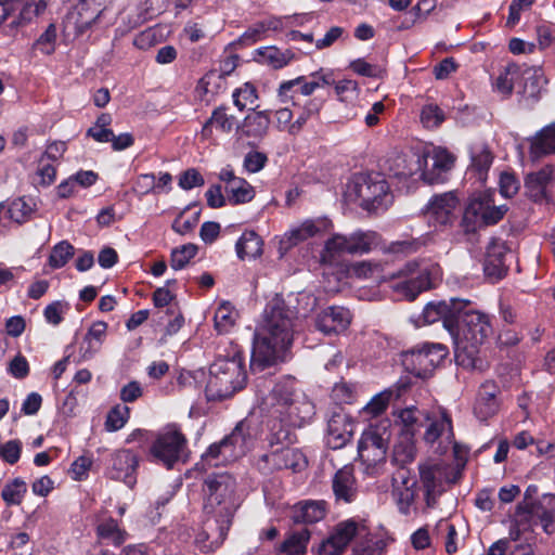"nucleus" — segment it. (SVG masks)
I'll return each mask as SVG.
<instances>
[{"label": "nucleus", "mask_w": 555, "mask_h": 555, "mask_svg": "<svg viewBox=\"0 0 555 555\" xmlns=\"http://www.w3.org/2000/svg\"><path fill=\"white\" fill-rule=\"evenodd\" d=\"M366 530L365 520L349 518L336 524L318 548L319 555H343L351 541Z\"/></svg>", "instance_id": "obj_12"}, {"label": "nucleus", "mask_w": 555, "mask_h": 555, "mask_svg": "<svg viewBox=\"0 0 555 555\" xmlns=\"http://www.w3.org/2000/svg\"><path fill=\"white\" fill-rule=\"evenodd\" d=\"M492 332L489 315L472 308L469 301L460 314L456 328L451 333L456 363L464 369L482 370L479 350Z\"/></svg>", "instance_id": "obj_3"}, {"label": "nucleus", "mask_w": 555, "mask_h": 555, "mask_svg": "<svg viewBox=\"0 0 555 555\" xmlns=\"http://www.w3.org/2000/svg\"><path fill=\"white\" fill-rule=\"evenodd\" d=\"M353 434V424L346 414L335 413L328 420L326 430V444L333 449H341L351 439Z\"/></svg>", "instance_id": "obj_23"}, {"label": "nucleus", "mask_w": 555, "mask_h": 555, "mask_svg": "<svg viewBox=\"0 0 555 555\" xmlns=\"http://www.w3.org/2000/svg\"><path fill=\"white\" fill-rule=\"evenodd\" d=\"M107 323L96 321L91 324L79 347L80 360L92 359L102 348L106 338Z\"/></svg>", "instance_id": "obj_28"}, {"label": "nucleus", "mask_w": 555, "mask_h": 555, "mask_svg": "<svg viewBox=\"0 0 555 555\" xmlns=\"http://www.w3.org/2000/svg\"><path fill=\"white\" fill-rule=\"evenodd\" d=\"M492 162L493 155L489 147L485 143H475L470 147V166L468 172L474 175L478 182L485 183Z\"/></svg>", "instance_id": "obj_30"}, {"label": "nucleus", "mask_w": 555, "mask_h": 555, "mask_svg": "<svg viewBox=\"0 0 555 555\" xmlns=\"http://www.w3.org/2000/svg\"><path fill=\"white\" fill-rule=\"evenodd\" d=\"M391 438V422L388 418L379 420L362 433L358 444L360 459L369 466H375L386 459Z\"/></svg>", "instance_id": "obj_10"}, {"label": "nucleus", "mask_w": 555, "mask_h": 555, "mask_svg": "<svg viewBox=\"0 0 555 555\" xmlns=\"http://www.w3.org/2000/svg\"><path fill=\"white\" fill-rule=\"evenodd\" d=\"M418 492L416 479L408 470L400 469L392 481V498L400 514L411 516L422 512L424 503H418Z\"/></svg>", "instance_id": "obj_14"}, {"label": "nucleus", "mask_w": 555, "mask_h": 555, "mask_svg": "<svg viewBox=\"0 0 555 555\" xmlns=\"http://www.w3.org/2000/svg\"><path fill=\"white\" fill-rule=\"evenodd\" d=\"M492 196V191H486L473 195L467 207V212L473 214L476 218L481 220L489 206L494 203Z\"/></svg>", "instance_id": "obj_56"}, {"label": "nucleus", "mask_w": 555, "mask_h": 555, "mask_svg": "<svg viewBox=\"0 0 555 555\" xmlns=\"http://www.w3.org/2000/svg\"><path fill=\"white\" fill-rule=\"evenodd\" d=\"M240 127L237 119L234 115L228 113L227 106L216 107L210 117L204 124L202 129V135L209 138L212 133V128H216L222 133H231L234 129Z\"/></svg>", "instance_id": "obj_31"}, {"label": "nucleus", "mask_w": 555, "mask_h": 555, "mask_svg": "<svg viewBox=\"0 0 555 555\" xmlns=\"http://www.w3.org/2000/svg\"><path fill=\"white\" fill-rule=\"evenodd\" d=\"M551 154H555V124L544 127L530 140L529 156L532 160Z\"/></svg>", "instance_id": "obj_32"}, {"label": "nucleus", "mask_w": 555, "mask_h": 555, "mask_svg": "<svg viewBox=\"0 0 555 555\" xmlns=\"http://www.w3.org/2000/svg\"><path fill=\"white\" fill-rule=\"evenodd\" d=\"M320 229L312 220H306L300 225L291 229L283 236L282 244L287 248L296 246L319 233Z\"/></svg>", "instance_id": "obj_41"}, {"label": "nucleus", "mask_w": 555, "mask_h": 555, "mask_svg": "<svg viewBox=\"0 0 555 555\" xmlns=\"http://www.w3.org/2000/svg\"><path fill=\"white\" fill-rule=\"evenodd\" d=\"M332 488L337 501L351 503L356 500L358 487L352 466L346 465L336 472Z\"/></svg>", "instance_id": "obj_27"}, {"label": "nucleus", "mask_w": 555, "mask_h": 555, "mask_svg": "<svg viewBox=\"0 0 555 555\" xmlns=\"http://www.w3.org/2000/svg\"><path fill=\"white\" fill-rule=\"evenodd\" d=\"M130 416V409L126 405H116L107 414L105 427L116 431L125 426Z\"/></svg>", "instance_id": "obj_59"}, {"label": "nucleus", "mask_w": 555, "mask_h": 555, "mask_svg": "<svg viewBox=\"0 0 555 555\" xmlns=\"http://www.w3.org/2000/svg\"><path fill=\"white\" fill-rule=\"evenodd\" d=\"M335 93L340 101L349 102L358 96L359 87L358 82L351 79H344L338 82L335 81Z\"/></svg>", "instance_id": "obj_63"}, {"label": "nucleus", "mask_w": 555, "mask_h": 555, "mask_svg": "<svg viewBox=\"0 0 555 555\" xmlns=\"http://www.w3.org/2000/svg\"><path fill=\"white\" fill-rule=\"evenodd\" d=\"M295 312L281 298L272 299L263 311L253 343L250 366L263 370L285 359L293 344Z\"/></svg>", "instance_id": "obj_2"}, {"label": "nucleus", "mask_w": 555, "mask_h": 555, "mask_svg": "<svg viewBox=\"0 0 555 555\" xmlns=\"http://www.w3.org/2000/svg\"><path fill=\"white\" fill-rule=\"evenodd\" d=\"M387 164L390 177L409 186V180L422 179L421 173L426 165V158L420 153H401L389 157Z\"/></svg>", "instance_id": "obj_18"}, {"label": "nucleus", "mask_w": 555, "mask_h": 555, "mask_svg": "<svg viewBox=\"0 0 555 555\" xmlns=\"http://www.w3.org/2000/svg\"><path fill=\"white\" fill-rule=\"evenodd\" d=\"M378 234L373 231H356L349 235L334 234L325 243L322 259L325 262H333L343 254H367L378 245Z\"/></svg>", "instance_id": "obj_9"}, {"label": "nucleus", "mask_w": 555, "mask_h": 555, "mask_svg": "<svg viewBox=\"0 0 555 555\" xmlns=\"http://www.w3.org/2000/svg\"><path fill=\"white\" fill-rule=\"evenodd\" d=\"M521 69L517 64H508L503 67L494 78L493 87L495 91L509 95L513 91L514 82L520 77Z\"/></svg>", "instance_id": "obj_43"}, {"label": "nucleus", "mask_w": 555, "mask_h": 555, "mask_svg": "<svg viewBox=\"0 0 555 555\" xmlns=\"http://www.w3.org/2000/svg\"><path fill=\"white\" fill-rule=\"evenodd\" d=\"M424 416L427 421V427L424 433L426 443L434 444L439 440L450 443L453 440L452 421L447 410L439 408Z\"/></svg>", "instance_id": "obj_20"}, {"label": "nucleus", "mask_w": 555, "mask_h": 555, "mask_svg": "<svg viewBox=\"0 0 555 555\" xmlns=\"http://www.w3.org/2000/svg\"><path fill=\"white\" fill-rule=\"evenodd\" d=\"M351 322L348 309L338 306L327 307L315 319V327L325 335L338 334L347 330Z\"/></svg>", "instance_id": "obj_22"}, {"label": "nucleus", "mask_w": 555, "mask_h": 555, "mask_svg": "<svg viewBox=\"0 0 555 555\" xmlns=\"http://www.w3.org/2000/svg\"><path fill=\"white\" fill-rule=\"evenodd\" d=\"M400 275L405 279L393 285L395 291L404 298L414 300L418 294L435 286L441 278V268L433 262H409Z\"/></svg>", "instance_id": "obj_8"}, {"label": "nucleus", "mask_w": 555, "mask_h": 555, "mask_svg": "<svg viewBox=\"0 0 555 555\" xmlns=\"http://www.w3.org/2000/svg\"><path fill=\"white\" fill-rule=\"evenodd\" d=\"M299 87L300 94L305 96L311 95L317 89L306 76H299L295 79L283 81L278 90V95L281 102L286 103L292 99L289 92L295 88Z\"/></svg>", "instance_id": "obj_46"}, {"label": "nucleus", "mask_w": 555, "mask_h": 555, "mask_svg": "<svg viewBox=\"0 0 555 555\" xmlns=\"http://www.w3.org/2000/svg\"><path fill=\"white\" fill-rule=\"evenodd\" d=\"M348 273L361 280H373L379 282L384 280V266L380 262L372 260L357 261L352 263Z\"/></svg>", "instance_id": "obj_40"}, {"label": "nucleus", "mask_w": 555, "mask_h": 555, "mask_svg": "<svg viewBox=\"0 0 555 555\" xmlns=\"http://www.w3.org/2000/svg\"><path fill=\"white\" fill-rule=\"evenodd\" d=\"M228 199L233 205L246 204L255 197V189L244 178H241V183L234 182L225 189Z\"/></svg>", "instance_id": "obj_48"}, {"label": "nucleus", "mask_w": 555, "mask_h": 555, "mask_svg": "<svg viewBox=\"0 0 555 555\" xmlns=\"http://www.w3.org/2000/svg\"><path fill=\"white\" fill-rule=\"evenodd\" d=\"M421 122L427 129L438 128L446 119L444 112L435 103H427L421 111Z\"/></svg>", "instance_id": "obj_55"}, {"label": "nucleus", "mask_w": 555, "mask_h": 555, "mask_svg": "<svg viewBox=\"0 0 555 555\" xmlns=\"http://www.w3.org/2000/svg\"><path fill=\"white\" fill-rule=\"evenodd\" d=\"M268 157L259 151L248 152L243 160V168L248 173L259 172L267 164Z\"/></svg>", "instance_id": "obj_64"}, {"label": "nucleus", "mask_w": 555, "mask_h": 555, "mask_svg": "<svg viewBox=\"0 0 555 555\" xmlns=\"http://www.w3.org/2000/svg\"><path fill=\"white\" fill-rule=\"evenodd\" d=\"M100 12L90 10L86 2L78 3L66 16V25L78 35L85 34L99 18Z\"/></svg>", "instance_id": "obj_33"}, {"label": "nucleus", "mask_w": 555, "mask_h": 555, "mask_svg": "<svg viewBox=\"0 0 555 555\" xmlns=\"http://www.w3.org/2000/svg\"><path fill=\"white\" fill-rule=\"evenodd\" d=\"M48 2L49 0H28L20 11V21L31 22L46 11Z\"/></svg>", "instance_id": "obj_62"}, {"label": "nucleus", "mask_w": 555, "mask_h": 555, "mask_svg": "<svg viewBox=\"0 0 555 555\" xmlns=\"http://www.w3.org/2000/svg\"><path fill=\"white\" fill-rule=\"evenodd\" d=\"M219 518L208 515L204 522V529L196 535L195 542L203 552H211L218 548L224 541L227 535H223L220 542H215L214 535L220 527Z\"/></svg>", "instance_id": "obj_39"}, {"label": "nucleus", "mask_w": 555, "mask_h": 555, "mask_svg": "<svg viewBox=\"0 0 555 555\" xmlns=\"http://www.w3.org/2000/svg\"><path fill=\"white\" fill-rule=\"evenodd\" d=\"M522 512L535 516L546 533H552L555 530L554 511H540L539 507H534L533 505L529 506L528 504H519L517 507V515H520Z\"/></svg>", "instance_id": "obj_53"}, {"label": "nucleus", "mask_w": 555, "mask_h": 555, "mask_svg": "<svg viewBox=\"0 0 555 555\" xmlns=\"http://www.w3.org/2000/svg\"><path fill=\"white\" fill-rule=\"evenodd\" d=\"M423 413L415 406L402 409L397 414V422L402 426L403 435L413 437L420 426V416Z\"/></svg>", "instance_id": "obj_52"}, {"label": "nucleus", "mask_w": 555, "mask_h": 555, "mask_svg": "<svg viewBox=\"0 0 555 555\" xmlns=\"http://www.w3.org/2000/svg\"><path fill=\"white\" fill-rule=\"evenodd\" d=\"M96 537L105 543L119 546L127 539V532L112 517L102 518L96 524Z\"/></svg>", "instance_id": "obj_35"}, {"label": "nucleus", "mask_w": 555, "mask_h": 555, "mask_svg": "<svg viewBox=\"0 0 555 555\" xmlns=\"http://www.w3.org/2000/svg\"><path fill=\"white\" fill-rule=\"evenodd\" d=\"M258 53L262 62L276 69L286 66L293 57L291 51H281L275 47H266L260 49Z\"/></svg>", "instance_id": "obj_50"}, {"label": "nucleus", "mask_w": 555, "mask_h": 555, "mask_svg": "<svg viewBox=\"0 0 555 555\" xmlns=\"http://www.w3.org/2000/svg\"><path fill=\"white\" fill-rule=\"evenodd\" d=\"M422 155L426 158V165L421 173L422 179L430 184L444 182L454 166L455 155L441 146H434Z\"/></svg>", "instance_id": "obj_19"}, {"label": "nucleus", "mask_w": 555, "mask_h": 555, "mask_svg": "<svg viewBox=\"0 0 555 555\" xmlns=\"http://www.w3.org/2000/svg\"><path fill=\"white\" fill-rule=\"evenodd\" d=\"M444 348L439 344H425L403 353V364L412 374L425 377L444 358Z\"/></svg>", "instance_id": "obj_17"}, {"label": "nucleus", "mask_w": 555, "mask_h": 555, "mask_svg": "<svg viewBox=\"0 0 555 555\" xmlns=\"http://www.w3.org/2000/svg\"><path fill=\"white\" fill-rule=\"evenodd\" d=\"M507 248L502 242L492 241L487 247V255L483 264V271L487 278L492 281L503 279L507 272L506 264Z\"/></svg>", "instance_id": "obj_26"}, {"label": "nucleus", "mask_w": 555, "mask_h": 555, "mask_svg": "<svg viewBox=\"0 0 555 555\" xmlns=\"http://www.w3.org/2000/svg\"><path fill=\"white\" fill-rule=\"evenodd\" d=\"M188 454V440L180 427L169 424L162 428L151 446V455L171 468L177 462L184 460Z\"/></svg>", "instance_id": "obj_11"}, {"label": "nucleus", "mask_w": 555, "mask_h": 555, "mask_svg": "<svg viewBox=\"0 0 555 555\" xmlns=\"http://www.w3.org/2000/svg\"><path fill=\"white\" fill-rule=\"evenodd\" d=\"M74 254V247L67 242L56 244L49 257V263L52 268L64 267Z\"/></svg>", "instance_id": "obj_60"}, {"label": "nucleus", "mask_w": 555, "mask_h": 555, "mask_svg": "<svg viewBox=\"0 0 555 555\" xmlns=\"http://www.w3.org/2000/svg\"><path fill=\"white\" fill-rule=\"evenodd\" d=\"M389 540L383 535H371L360 542L353 550L354 555H382Z\"/></svg>", "instance_id": "obj_51"}, {"label": "nucleus", "mask_w": 555, "mask_h": 555, "mask_svg": "<svg viewBox=\"0 0 555 555\" xmlns=\"http://www.w3.org/2000/svg\"><path fill=\"white\" fill-rule=\"evenodd\" d=\"M263 405L271 417L267 424V440L271 451L259 457L258 468L263 473L302 469L307 462L299 450L291 447L296 441L292 427H302L310 423L315 414L313 402L294 378L286 377L275 383Z\"/></svg>", "instance_id": "obj_1"}, {"label": "nucleus", "mask_w": 555, "mask_h": 555, "mask_svg": "<svg viewBox=\"0 0 555 555\" xmlns=\"http://www.w3.org/2000/svg\"><path fill=\"white\" fill-rule=\"evenodd\" d=\"M139 465V459L130 450H118L112 455L108 474L112 479L121 480L127 486L133 487L135 479V470Z\"/></svg>", "instance_id": "obj_21"}, {"label": "nucleus", "mask_w": 555, "mask_h": 555, "mask_svg": "<svg viewBox=\"0 0 555 555\" xmlns=\"http://www.w3.org/2000/svg\"><path fill=\"white\" fill-rule=\"evenodd\" d=\"M520 76L525 80L524 94L530 99L537 100L546 83L543 70L540 67H526L521 69Z\"/></svg>", "instance_id": "obj_38"}, {"label": "nucleus", "mask_w": 555, "mask_h": 555, "mask_svg": "<svg viewBox=\"0 0 555 555\" xmlns=\"http://www.w3.org/2000/svg\"><path fill=\"white\" fill-rule=\"evenodd\" d=\"M263 241L255 231H245L235 244L240 259H254L262 254Z\"/></svg>", "instance_id": "obj_37"}, {"label": "nucleus", "mask_w": 555, "mask_h": 555, "mask_svg": "<svg viewBox=\"0 0 555 555\" xmlns=\"http://www.w3.org/2000/svg\"><path fill=\"white\" fill-rule=\"evenodd\" d=\"M459 198L453 192L434 195L424 208L429 227L444 231L457 220Z\"/></svg>", "instance_id": "obj_13"}, {"label": "nucleus", "mask_w": 555, "mask_h": 555, "mask_svg": "<svg viewBox=\"0 0 555 555\" xmlns=\"http://www.w3.org/2000/svg\"><path fill=\"white\" fill-rule=\"evenodd\" d=\"M413 437L402 435L401 440L393 447V461L403 466L411 463L415 457V446Z\"/></svg>", "instance_id": "obj_54"}, {"label": "nucleus", "mask_w": 555, "mask_h": 555, "mask_svg": "<svg viewBox=\"0 0 555 555\" xmlns=\"http://www.w3.org/2000/svg\"><path fill=\"white\" fill-rule=\"evenodd\" d=\"M469 305V300L451 298L449 300L430 301L422 313L424 324H433L442 321L444 328L451 334L456 328L460 314L465 307Z\"/></svg>", "instance_id": "obj_16"}, {"label": "nucleus", "mask_w": 555, "mask_h": 555, "mask_svg": "<svg viewBox=\"0 0 555 555\" xmlns=\"http://www.w3.org/2000/svg\"><path fill=\"white\" fill-rule=\"evenodd\" d=\"M323 107V101L320 99H310L308 100L301 108L298 117L293 121L289 127V134L296 135L298 134L302 128L306 126L309 119L315 118L319 116L321 109Z\"/></svg>", "instance_id": "obj_44"}, {"label": "nucleus", "mask_w": 555, "mask_h": 555, "mask_svg": "<svg viewBox=\"0 0 555 555\" xmlns=\"http://www.w3.org/2000/svg\"><path fill=\"white\" fill-rule=\"evenodd\" d=\"M204 492L207 495L206 514L220 518V527L216 534H212L215 542L218 543L228 534L233 516L241 505L242 495L237 492L236 480L229 474L209 476L205 480Z\"/></svg>", "instance_id": "obj_4"}, {"label": "nucleus", "mask_w": 555, "mask_h": 555, "mask_svg": "<svg viewBox=\"0 0 555 555\" xmlns=\"http://www.w3.org/2000/svg\"><path fill=\"white\" fill-rule=\"evenodd\" d=\"M197 254V246L185 244L171 251L170 266L173 270L183 269L192 258Z\"/></svg>", "instance_id": "obj_58"}, {"label": "nucleus", "mask_w": 555, "mask_h": 555, "mask_svg": "<svg viewBox=\"0 0 555 555\" xmlns=\"http://www.w3.org/2000/svg\"><path fill=\"white\" fill-rule=\"evenodd\" d=\"M346 198L374 212L386 210L392 203L389 185L377 172L356 175L347 185Z\"/></svg>", "instance_id": "obj_7"}, {"label": "nucleus", "mask_w": 555, "mask_h": 555, "mask_svg": "<svg viewBox=\"0 0 555 555\" xmlns=\"http://www.w3.org/2000/svg\"><path fill=\"white\" fill-rule=\"evenodd\" d=\"M233 104L235 107L243 112L248 106L256 104L258 100V91L250 82H245L240 88H236L232 93Z\"/></svg>", "instance_id": "obj_49"}, {"label": "nucleus", "mask_w": 555, "mask_h": 555, "mask_svg": "<svg viewBox=\"0 0 555 555\" xmlns=\"http://www.w3.org/2000/svg\"><path fill=\"white\" fill-rule=\"evenodd\" d=\"M244 359L238 350L230 358L218 357L210 365L206 393L210 400H224L246 385Z\"/></svg>", "instance_id": "obj_6"}, {"label": "nucleus", "mask_w": 555, "mask_h": 555, "mask_svg": "<svg viewBox=\"0 0 555 555\" xmlns=\"http://www.w3.org/2000/svg\"><path fill=\"white\" fill-rule=\"evenodd\" d=\"M499 393L500 389L494 383L486 382L481 385L474 405V413L477 418L487 421L499 412Z\"/></svg>", "instance_id": "obj_25"}, {"label": "nucleus", "mask_w": 555, "mask_h": 555, "mask_svg": "<svg viewBox=\"0 0 555 555\" xmlns=\"http://www.w3.org/2000/svg\"><path fill=\"white\" fill-rule=\"evenodd\" d=\"M554 180V167L546 165L535 172L527 175L525 179L526 194L534 202L548 198V188Z\"/></svg>", "instance_id": "obj_24"}, {"label": "nucleus", "mask_w": 555, "mask_h": 555, "mask_svg": "<svg viewBox=\"0 0 555 555\" xmlns=\"http://www.w3.org/2000/svg\"><path fill=\"white\" fill-rule=\"evenodd\" d=\"M418 470L424 501L422 513H426L437 507L439 498L446 492L447 474L440 464L431 462L420 464Z\"/></svg>", "instance_id": "obj_15"}, {"label": "nucleus", "mask_w": 555, "mask_h": 555, "mask_svg": "<svg viewBox=\"0 0 555 555\" xmlns=\"http://www.w3.org/2000/svg\"><path fill=\"white\" fill-rule=\"evenodd\" d=\"M27 489L26 481L21 477H15L4 485L1 498L8 506H17L22 504Z\"/></svg>", "instance_id": "obj_42"}, {"label": "nucleus", "mask_w": 555, "mask_h": 555, "mask_svg": "<svg viewBox=\"0 0 555 555\" xmlns=\"http://www.w3.org/2000/svg\"><path fill=\"white\" fill-rule=\"evenodd\" d=\"M392 397L393 391L391 389H385L379 393L375 395L361 410L362 417H376L383 414L386 411Z\"/></svg>", "instance_id": "obj_47"}, {"label": "nucleus", "mask_w": 555, "mask_h": 555, "mask_svg": "<svg viewBox=\"0 0 555 555\" xmlns=\"http://www.w3.org/2000/svg\"><path fill=\"white\" fill-rule=\"evenodd\" d=\"M325 515L326 503L324 501H306L296 505L294 520L296 522L314 524L322 520Z\"/></svg>", "instance_id": "obj_36"}, {"label": "nucleus", "mask_w": 555, "mask_h": 555, "mask_svg": "<svg viewBox=\"0 0 555 555\" xmlns=\"http://www.w3.org/2000/svg\"><path fill=\"white\" fill-rule=\"evenodd\" d=\"M260 436V427L253 420L241 421L232 433L219 443L211 444L204 453V461L211 466L224 465L244 456Z\"/></svg>", "instance_id": "obj_5"}, {"label": "nucleus", "mask_w": 555, "mask_h": 555, "mask_svg": "<svg viewBox=\"0 0 555 555\" xmlns=\"http://www.w3.org/2000/svg\"><path fill=\"white\" fill-rule=\"evenodd\" d=\"M271 124L269 111H253L247 114L243 119L237 130L241 131L242 135L261 140L269 131Z\"/></svg>", "instance_id": "obj_29"}, {"label": "nucleus", "mask_w": 555, "mask_h": 555, "mask_svg": "<svg viewBox=\"0 0 555 555\" xmlns=\"http://www.w3.org/2000/svg\"><path fill=\"white\" fill-rule=\"evenodd\" d=\"M311 533L308 529L292 531L286 534L284 541L279 545L276 552L284 555H305Z\"/></svg>", "instance_id": "obj_34"}, {"label": "nucleus", "mask_w": 555, "mask_h": 555, "mask_svg": "<svg viewBox=\"0 0 555 555\" xmlns=\"http://www.w3.org/2000/svg\"><path fill=\"white\" fill-rule=\"evenodd\" d=\"M69 310V305L65 301L56 300L48 305L43 310V317L49 324L59 325L64 314Z\"/></svg>", "instance_id": "obj_61"}, {"label": "nucleus", "mask_w": 555, "mask_h": 555, "mask_svg": "<svg viewBox=\"0 0 555 555\" xmlns=\"http://www.w3.org/2000/svg\"><path fill=\"white\" fill-rule=\"evenodd\" d=\"M237 315V311L229 301L221 302L215 312V328L220 334L229 333L234 326Z\"/></svg>", "instance_id": "obj_45"}, {"label": "nucleus", "mask_w": 555, "mask_h": 555, "mask_svg": "<svg viewBox=\"0 0 555 555\" xmlns=\"http://www.w3.org/2000/svg\"><path fill=\"white\" fill-rule=\"evenodd\" d=\"M34 211V205L25 197L12 201L8 207V216L11 220L22 223Z\"/></svg>", "instance_id": "obj_57"}]
</instances>
